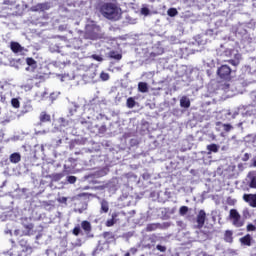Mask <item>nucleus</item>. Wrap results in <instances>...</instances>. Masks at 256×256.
<instances>
[{
  "mask_svg": "<svg viewBox=\"0 0 256 256\" xmlns=\"http://www.w3.org/2000/svg\"><path fill=\"white\" fill-rule=\"evenodd\" d=\"M101 13L106 19H119V7L114 3H106L101 7Z\"/></svg>",
  "mask_w": 256,
  "mask_h": 256,
  "instance_id": "1",
  "label": "nucleus"
},
{
  "mask_svg": "<svg viewBox=\"0 0 256 256\" xmlns=\"http://www.w3.org/2000/svg\"><path fill=\"white\" fill-rule=\"evenodd\" d=\"M84 38L90 39L91 41L103 39V34H101V27L95 24L87 25L84 33Z\"/></svg>",
  "mask_w": 256,
  "mask_h": 256,
  "instance_id": "2",
  "label": "nucleus"
},
{
  "mask_svg": "<svg viewBox=\"0 0 256 256\" xmlns=\"http://www.w3.org/2000/svg\"><path fill=\"white\" fill-rule=\"evenodd\" d=\"M231 67H229L228 65H221L218 69H217V75L220 79H222V81H231V79H233L231 77Z\"/></svg>",
  "mask_w": 256,
  "mask_h": 256,
  "instance_id": "3",
  "label": "nucleus"
},
{
  "mask_svg": "<svg viewBox=\"0 0 256 256\" xmlns=\"http://www.w3.org/2000/svg\"><path fill=\"white\" fill-rule=\"evenodd\" d=\"M229 218L232 220V225L234 227H243L245 225V222L241 219V214L237 211V209H231Z\"/></svg>",
  "mask_w": 256,
  "mask_h": 256,
  "instance_id": "4",
  "label": "nucleus"
},
{
  "mask_svg": "<svg viewBox=\"0 0 256 256\" xmlns=\"http://www.w3.org/2000/svg\"><path fill=\"white\" fill-rule=\"evenodd\" d=\"M205 221H207V213L205 212V210H199L196 216V229H203V227H205Z\"/></svg>",
  "mask_w": 256,
  "mask_h": 256,
  "instance_id": "5",
  "label": "nucleus"
},
{
  "mask_svg": "<svg viewBox=\"0 0 256 256\" xmlns=\"http://www.w3.org/2000/svg\"><path fill=\"white\" fill-rule=\"evenodd\" d=\"M26 65L28 66L25 68V71L28 73H35V71H37V62L33 57L26 58Z\"/></svg>",
  "mask_w": 256,
  "mask_h": 256,
  "instance_id": "6",
  "label": "nucleus"
},
{
  "mask_svg": "<svg viewBox=\"0 0 256 256\" xmlns=\"http://www.w3.org/2000/svg\"><path fill=\"white\" fill-rule=\"evenodd\" d=\"M240 243L245 247H251L253 245V237L251 234H246L244 237L240 238Z\"/></svg>",
  "mask_w": 256,
  "mask_h": 256,
  "instance_id": "7",
  "label": "nucleus"
},
{
  "mask_svg": "<svg viewBox=\"0 0 256 256\" xmlns=\"http://www.w3.org/2000/svg\"><path fill=\"white\" fill-rule=\"evenodd\" d=\"M40 123H51V115H49L46 111L40 113L39 116Z\"/></svg>",
  "mask_w": 256,
  "mask_h": 256,
  "instance_id": "8",
  "label": "nucleus"
},
{
  "mask_svg": "<svg viewBox=\"0 0 256 256\" xmlns=\"http://www.w3.org/2000/svg\"><path fill=\"white\" fill-rule=\"evenodd\" d=\"M10 49L11 51H13V53H21V51H23L21 44H19L18 42H11Z\"/></svg>",
  "mask_w": 256,
  "mask_h": 256,
  "instance_id": "9",
  "label": "nucleus"
},
{
  "mask_svg": "<svg viewBox=\"0 0 256 256\" xmlns=\"http://www.w3.org/2000/svg\"><path fill=\"white\" fill-rule=\"evenodd\" d=\"M206 149L208 151V155H211L212 153H219V145L217 144H209L206 146Z\"/></svg>",
  "mask_w": 256,
  "mask_h": 256,
  "instance_id": "10",
  "label": "nucleus"
},
{
  "mask_svg": "<svg viewBox=\"0 0 256 256\" xmlns=\"http://www.w3.org/2000/svg\"><path fill=\"white\" fill-rule=\"evenodd\" d=\"M180 106L184 107V109H189L191 107V101L187 96H184L180 99Z\"/></svg>",
  "mask_w": 256,
  "mask_h": 256,
  "instance_id": "11",
  "label": "nucleus"
},
{
  "mask_svg": "<svg viewBox=\"0 0 256 256\" xmlns=\"http://www.w3.org/2000/svg\"><path fill=\"white\" fill-rule=\"evenodd\" d=\"M9 159L10 163L17 164L21 161V154H19L18 152H14L10 155Z\"/></svg>",
  "mask_w": 256,
  "mask_h": 256,
  "instance_id": "12",
  "label": "nucleus"
},
{
  "mask_svg": "<svg viewBox=\"0 0 256 256\" xmlns=\"http://www.w3.org/2000/svg\"><path fill=\"white\" fill-rule=\"evenodd\" d=\"M45 73L38 72L37 74L32 76V81H39L40 83H43L45 81Z\"/></svg>",
  "mask_w": 256,
  "mask_h": 256,
  "instance_id": "13",
  "label": "nucleus"
},
{
  "mask_svg": "<svg viewBox=\"0 0 256 256\" xmlns=\"http://www.w3.org/2000/svg\"><path fill=\"white\" fill-rule=\"evenodd\" d=\"M159 227H161V224L159 223H150V224H147L146 231L147 233H151V231H157Z\"/></svg>",
  "mask_w": 256,
  "mask_h": 256,
  "instance_id": "14",
  "label": "nucleus"
},
{
  "mask_svg": "<svg viewBox=\"0 0 256 256\" xmlns=\"http://www.w3.org/2000/svg\"><path fill=\"white\" fill-rule=\"evenodd\" d=\"M224 241L226 243H233V231L226 230L224 233Z\"/></svg>",
  "mask_w": 256,
  "mask_h": 256,
  "instance_id": "15",
  "label": "nucleus"
},
{
  "mask_svg": "<svg viewBox=\"0 0 256 256\" xmlns=\"http://www.w3.org/2000/svg\"><path fill=\"white\" fill-rule=\"evenodd\" d=\"M109 57L110 59H115L116 61H121V59H123V55L119 54L115 50L109 52Z\"/></svg>",
  "mask_w": 256,
  "mask_h": 256,
  "instance_id": "16",
  "label": "nucleus"
},
{
  "mask_svg": "<svg viewBox=\"0 0 256 256\" xmlns=\"http://www.w3.org/2000/svg\"><path fill=\"white\" fill-rule=\"evenodd\" d=\"M138 91L140 93H147L149 91V86L146 82H139L138 83Z\"/></svg>",
  "mask_w": 256,
  "mask_h": 256,
  "instance_id": "17",
  "label": "nucleus"
},
{
  "mask_svg": "<svg viewBox=\"0 0 256 256\" xmlns=\"http://www.w3.org/2000/svg\"><path fill=\"white\" fill-rule=\"evenodd\" d=\"M100 205V213H109V202L107 200H102Z\"/></svg>",
  "mask_w": 256,
  "mask_h": 256,
  "instance_id": "18",
  "label": "nucleus"
},
{
  "mask_svg": "<svg viewBox=\"0 0 256 256\" xmlns=\"http://www.w3.org/2000/svg\"><path fill=\"white\" fill-rule=\"evenodd\" d=\"M81 227L83 229V231H85V233H89L92 229L91 227V222L84 220L81 222Z\"/></svg>",
  "mask_w": 256,
  "mask_h": 256,
  "instance_id": "19",
  "label": "nucleus"
},
{
  "mask_svg": "<svg viewBox=\"0 0 256 256\" xmlns=\"http://www.w3.org/2000/svg\"><path fill=\"white\" fill-rule=\"evenodd\" d=\"M34 227L35 225H33V223L25 224L24 229H26V232L24 233V235L26 236L32 235L31 231H33Z\"/></svg>",
  "mask_w": 256,
  "mask_h": 256,
  "instance_id": "20",
  "label": "nucleus"
},
{
  "mask_svg": "<svg viewBox=\"0 0 256 256\" xmlns=\"http://www.w3.org/2000/svg\"><path fill=\"white\" fill-rule=\"evenodd\" d=\"M216 125L219 127H223V131H225L226 133H229V131H231V129H233V126L231 124H223L222 122H217Z\"/></svg>",
  "mask_w": 256,
  "mask_h": 256,
  "instance_id": "21",
  "label": "nucleus"
},
{
  "mask_svg": "<svg viewBox=\"0 0 256 256\" xmlns=\"http://www.w3.org/2000/svg\"><path fill=\"white\" fill-rule=\"evenodd\" d=\"M116 218H117V214L116 213L112 214V218L106 221V227H113V225L117 223V221H115Z\"/></svg>",
  "mask_w": 256,
  "mask_h": 256,
  "instance_id": "22",
  "label": "nucleus"
},
{
  "mask_svg": "<svg viewBox=\"0 0 256 256\" xmlns=\"http://www.w3.org/2000/svg\"><path fill=\"white\" fill-rule=\"evenodd\" d=\"M240 59H241V55L237 54L236 59H230L228 60V63H230V65H233L234 67H237V65H239L240 63Z\"/></svg>",
  "mask_w": 256,
  "mask_h": 256,
  "instance_id": "23",
  "label": "nucleus"
},
{
  "mask_svg": "<svg viewBox=\"0 0 256 256\" xmlns=\"http://www.w3.org/2000/svg\"><path fill=\"white\" fill-rule=\"evenodd\" d=\"M135 98L133 97H129L126 101V105L128 107V109H133V107H135Z\"/></svg>",
  "mask_w": 256,
  "mask_h": 256,
  "instance_id": "24",
  "label": "nucleus"
},
{
  "mask_svg": "<svg viewBox=\"0 0 256 256\" xmlns=\"http://www.w3.org/2000/svg\"><path fill=\"white\" fill-rule=\"evenodd\" d=\"M167 15L169 17H176V15H179V11H177V8H170L167 11Z\"/></svg>",
  "mask_w": 256,
  "mask_h": 256,
  "instance_id": "25",
  "label": "nucleus"
},
{
  "mask_svg": "<svg viewBox=\"0 0 256 256\" xmlns=\"http://www.w3.org/2000/svg\"><path fill=\"white\" fill-rule=\"evenodd\" d=\"M11 105L14 107V109H19L21 107V103L19 102V99L12 98Z\"/></svg>",
  "mask_w": 256,
  "mask_h": 256,
  "instance_id": "26",
  "label": "nucleus"
},
{
  "mask_svg": "<svg viewBox=\"0 0 256 256\" xmlns=\"http://www.w3.org/2000/svg\"><path fill=\"white\" fill-rule=\"evenodd\" d=\"M19 245H20V247H22V249H25L27 247H32L31 245H29V243L27 242V240L25 238H22L19 240Z\"/></svg>",
  "mask_w": 256,
  "mask_h": 256,
  "instance_id": "27",
  "label": "nucleus"
},
{
  "mask_svg": "<svg viewBox=\"0 0 256 256\" xmlns=\"http://www.w3.org/2000/svg\"><path fill=\"white\" fill-rule=\"evenodd\" d=\"M187 213H189V207L181 206L179 209V214L183 216V215H187Z\"/></svg>",
  "mask_w": 256,
  "mask_h": 256,
  "instance_id": "28",
  "label": "nucleus"
},
{
  "mask_svg": "<svg viewBox=\"0 0 256 256\" xmlns=\"http://www.w3.org/2000/svg\"><path fill=\"white\" fill-rule=\"evenodd\" d=\"M109 78H110L109 73H107V72H101L100 73L101 81H109Z\"/></svg>",
  "mask_w": 256,
  "mask_h": 256,
  "instance_id": "29",
  "label": "nucleus"
},
{
  "mask_svg": "<svg viewBox=\"0 0 256 256\" xmlns=\"http://www.w3.org/2000/svg\"><path fill=\"white\" fill-rule=\"evenodd\" d=\"M73 235H75V237H79V235L81 234V227L80 226H76L73 228L72 230Z\"/></svg>",
  "mask_w": 256,
  "mask_h": 256,
  "instance_id": "30",
  "label": "nucleus"
},
{
  "mask_svg": "<svg viewBox=\"0 0 256 256\" xmlns=\"http://www.w3.org/2000/svg\"><path fill=\"white\" fill-rule=\"evenodd\" d=\"M103 237H104V239H115L113 232H104Z\"/></svg>",
  "mask_w": 256,
  "mask_h": 256,
  "instance_id": "31",
  "label": "nucleus"
},
{
  "mask_svg": "<svg viewBox=\"0 0 256 256\" xmlns=\"http://www.w3.org/2000/svg\"><path fill=\"white\" fill-rule=\"evenodd\" d=\"M229 87H231L229 83L219 85V89H221L222 91H228Z\"/></svg>",
  "mask_w": 256,
  "mask_h": 256,
  "instance_id": "32",
  "label": "nucleus"
},
{
  "mask_svg": "<svg viewBox=\"0 0 256 256\" xmlns=\"http://www.w3.org/2000/svg\"><path fill=\"white\" fill-rule=\"evenodd\" d=\"M156 249H157L158 251H160V253H165V251H167V247H166V246H162L161 244H158V245L156 246Z\"/></svg>",
  "mask_w": 256,
  "mask_h": 256,
  "instance_id": "33",
  "label": "nucleus"
},
{
  "mask_svg": "<svg viewBox=\"0 0 256 256\" xmlns=\"http://www.w3.org/2000/svg\"><path fill=\"white\" fill-rule=\"evenodd\" d=\"M67 181H68V183H71V184L76 183L77 182V177H75V176H68L67 177Z\"/></svg>",
  "mask_w": 256,
  "mask_h": 256,
  "instance_id": "34",
  "label": "nucleus"
},
{
  "mask_svg": "<svg viewBox=\"0 0 256 256\" xmlns=\"http://www.w3.org/2000/svg\"><path fill=\"white\" fill-rule=\"evenodd\" d=\"M246 230H247L248 232L256 231V226L253 225V224H248V225L246 226Z\"/></svg>",
  "mask_w": 256,
  "mask_h": 256,
  "instance_id": "35",
  "label": "nucleus"
},
{
  "mask_svg": "<svg viewBox=\"0 0 256 256\" xmlns=\"http://www.w3.org/2000/svg\"><path fill=\"white\" fill-rule=\"evenodd\" d=\"M149 13H150L149 8H147V7L141 8V14H142V15L147 16V15H149Z\"/></svg>",
  "mask_w": 256,
  "mask_h": 256,
  "instance_id": "36",
  "label": "nucleus"
},
{
  "mask_svg": "<svg viewBox=\"0 0 256 256\" xmlns=\"http://www.w3.org/2000/svg\"><path fill=\"white\" fill-rule=\"evenodd\" d=\"M92 59H94V61H99V62L103 61V57L97 54L92 55Z\"/></svg>",
  "mask_w": 256,
  "mask_h": 256,
  "instance_id": "37",
  "label": "nucleus"
},
{
  "mask_svg": "<svg viewBox=\"0 0 256 256\" xmlns=\"http://www.w3.org/2000/svg\"><path fill=\"white\" fill-rule=\"evenodd\" d=\"M78 213H83V211H87V203H85L82 208H78L76 210Z\"/></svg>",
  "mask_w": 256,
  "mask_h": 256,
  "instance_id": "38",
  "label": "nucleus"
},
{
  "mask_svg": "<svg viewBox=\"0 0 256 256\" xmlns=\"http://www.w3.org/2000/svg\"><path fill=\"white\" fill-rule=\"evenodd\" d=\"M249 157H251L249 153H245L242 157V161H249Z\"/></svg>",
  "mask_w": 256,
  "mask_h": 256,
  "instance_id": "39",
  "label": "nucleus"
},
{
  "mask_svg": "<svg viewBox=\"0 0 256 256\" xmlns=\"http://www.w3.org/2000/svg\"><path fill=\"white\" fill-rule=\"evenodd\" d=\"M4 5H13V3L11 2V0H4Z\"/></svg>",
  "mask_w": 256,
  "mask_h": 256,
  "instance_id": "40",
  "label": "nucleus"
},
{
  "mask_svg": "<svg viewBox=\"0 0 256 256\" xmlns=\"http://www.w3.org/2000/svg\"><path fill=\"white\" fill-rule=\"evenodd\" d=\"M14 235L18 237V235H21V230L17 229L14 231Z\"/></svg>",
  "mask_w": 256,
  "mask_h": 256,
  "instance_id": "41",
  "label": "nucleus"
},
{
  "mask_svg": "<svg viewBox=\"0 0 256 256\" xmlns=\"http://www.w3.org/2000/svg\"><path fill=\"white\" fill-rule=\"evenodd\" d=\"M55 179H62L63 177V174H55Z\"/></svg>",
  "mask_w": 256,
  "mask_h": 256,
  "instance_id": "42",
  "label": "nucleus"
},
{
  "mask_svg": "<svg viewBox=\"0 0 256 256\" xmlns=\"http://www.w3.org/2000/svg\"><path fill=\"white\" fill-rule=\"evenodd\" d=\"M87 195H89L88 193H81L79 194V197H87Z\"/></svg>",
  "mask_w": 256,
  "mask_h": 256,
  "instance_id": "43",
  "label": "nucleus"
},
{
  "mask_svg": "<svg viewBox=\"0 0 256 256\" xmlns=\"http://www.w3.org/2000/svg\"><path fill=\"white\" fill-rule=\"evenodd\" d=\"M102 131H107V127L105 125L101 126L100 128Z\"/></svg>",
  "mask_w": 256,
  "mask_h": 256,
  "instance_id": "44",
  "label": "nucleus"
},
{
  "mask_svg": "<svg viewBox=\"0 0 256 256\" xmlns=\"http://www.w3.org/2000/svg\"><path fill=\"white\" fill-rule=\"evenodd\" d=\"M62 201H63V203L67 202V198H66V197H63V198H62Z\"/></svg>",
  "mask_w": 256,
  "mask_h": 256,
  "instance_id": "45",
  "label": "nucleus"
},
{
  "mask_svg": "<svg viewBox=\"0 0 256 256\" xmlns=\"http://www.w3.org/2000/svg\"><path fill=\"white\" fill-rule=\"evenodd\" d=\"M124 256H131V253L127 252Z\"/></svg>",
  "mask_w": 256,
  "mask_h": 256,
  "instance_id": "46",
  "label": "nucleus"
}]
</instances>
